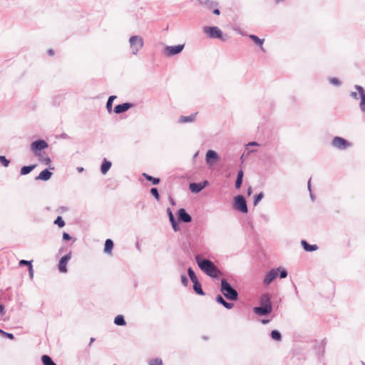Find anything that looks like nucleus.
Instances as JSON below:
<instances>
[{"label": "nucleus", "mask_w": 365, "mask_h": 365, "mask_svg": "<svg viewBox=\"0 0 365 365\" xmlns=\"http://www.w3.org/2000/svg\"><path fill=\"white\" fill-rule=\"evenodd\" d=\"M195 259L200 269L210 277L217 279L222 274L220 270L210 259L202 258L200 255H196Z\"/></svg>", "instance_id": "f257e3e1"}, {"label": "nucleus", "mask_w": 365, "mask_h": 365, "mask_svg": "<svg viewBox=\"0 0 365 365\" xmlns=\"http://www.w3.org/2000/svg\"><path fill=\"white\" fill-rule=\"evenodd\" d=\"M220 292L228 300L236 301L238 299L237 290L224 278L221 279Z\"/></svg>", "instance_id": "f03ea898"}, {"label": "nucleus", "mask_w": 365, "mask_h": 365, "mask_svg": "<svg viewBox=\"0 0 365 365\" xmlns=\"http://www.w3.org/2000/svg\"><path fill=\"white\" fill-rule=\"evenodd\" d=\"M203 31L210 38H217L225 41L228 38L227 34L224 35L220 29L215 26H205Z\"/></svg>", "instance_id": "7ed1b4c3"}, {"label": "nucleus", "mask_w": 365, "mask_h": 365, "mask_svg": "<svg viewBox=\"0 0 365 365\" xmlns=\"http://www.w3.org/2000/svg\"><path fill=\"white\" fill-rule=\"evenodd\" d=\"M48 147V143L43 139H38L31 143V152L38 158L42 157V152Z\"/></svg>", "instance_id": "20e7f679"}, {"label": "nucleus", "mask_w": 365, "mask_h": 365, "mask_svg": "<svg viewBox=\"0 0 365 365\" xmlns=\"http://www.w3.org/2000/svg\"><path fill=\"white\" fill-rule=\"evenodd\" d=\"M233 208L243 214L248 212L247 200L242 195L235 196L233 199Z\"/></svg>", "instance_id": "39448f33"}, {"label": "nucleus", "mask_w": 365, "mask_h": 365, "mask_svg": "<svg viewBox=\"0 0 365 365\" xmlns=\"http://www.w3.org/2000/svg\"><path fill=\"white\" fill-rule=\"evenodd\" d=\"M129 43L132 50V53L133 55H136L138 51L143 47L144 41L141 36L138 35H134L130 37Z\"/></svg>", "instance_id": "423d86ee"}, {"label": "nucleus", "mask_w": 365, "mask_h": 365, "mask_svg": "<svg viewBox=\"0 0 365 365\" xmlns=\"http://www.w3.org/2000/svg\"><path fill=\"white\" fill-rule=\"evenodd\" d=\"M331 145L332 147L340 150H346L352 146V143L351 142L340 136H335L332 139Z\"/></svg>", "instance_id": "0eeeda50"}, {"label": "nucleus", "mask_w": 365, "mask_h": 365, "mask_svg": "<svg viewBox=\"0 0 365 365\" xmlns=\"http://www.w3.org/2000/svg\"><path fill=\"white\" fill-rule=\"evenodd\" d=\"M185 48V44H178L174 46H165L163 53L167 57H172L180 53Z\"/></svg>", "instance_id": "6e6552de"}, {"label": "nucleus", "mask_w": 365, "mask_h": 365, "mask_svg": "<svg viewBox=\"0 0 365 365\" xmlns=\"http://www.w3.org/2000/svg\"><path fill=\"white\" fill-rule=\"evenodd\" d=\"M134 106H135V104L130 103V102L123 103L116 105L113 108V112L115 114H121V113L126 112L129 109L133 108Z\"/></svg>", "instance_id": "1a4fd4ad"}, {"label": "nucleus", "mask_w": 365, "mask_h": 365, "mask_svg": "<svg viewBox=\"0 0 365 365\" xmlns=\"http://www.w3.org/2000/svg\"><path fill=\"white\" fill-rule=\"evenodd\" d=\"M219 155L213 150H208L205 155L206 163L209 165H212L214 163L219 160Z\"/></svg>", "instance_id": "9d476101"}, {"label": "nucleus", "mask_w": 365, "mask_h": 365, "mask_svg": "<svg viewBox=\"0 0 365 365\" xmlns=\"http://www.w3.org/2000/svg\"><path fill=\"white\" fill-rule=\"evenodd\" d=\"M178 220L180 222L188 223L192 221L191 215L185 208H180L177 212Z\"/></svg>", "instance_id": "9b49d317"}, {"label": "nucleus", "mask_w": 365, "mask_h": 365, "mask_svg": "<svg viewBox=\"0 0 365 365\" xmlns=\"http://www.w3.org/2000/svg\"><path fill=\"white\" fill-rule=\"evenodd\" d=\"M50 170H54L53 167H49V168H46L43 170L35 178L36 180H43L48 181L52 176L53 173L50 171Z\"/></svg>", "instance_id": "f8f14e48"}, {"label": "nucleus", "mask_w": 365, "mask_h": 365, "mask_svg": "<svg viewBox=\"0 0 365 365\" xmlns=\"http://www.w3.org/2000/svg\"><path fill=\"white\" fill-rule=\"evenodd\" d=\"M71 258V252H68L65 256L62 257L58 262V269L61 272L65 273L67 272V263Z\"/></svg>", "instance_id": "ddd939ff"}, {"label": "nucleus", "mask_w": 365, "mask_h": 365, "mask_svg": "<svg viewBox=\"0 0 365 365\" xmlns=\"http://www.w3.org/2000/svg\"><path fill=\"white\" fill-rule=\"evenodd\" d=\"M354 88L359 92L360 96V103H359V108L361 110L365 113V91L364 88L361 86L359 85H355Z\"/></svg>", "instance_id": "4468645a"}, {"label": "nucleus", "mask_w": 365, "mask_h": 365, "mask_svg": "<svg viewBox=\"0 0 365 365\" xmlns=\"http://www.w3.org/2000/svg\"><path fill=\"white\" fill-rule=\"evenodd\" d=\"M272 306H262L255 307L253 309L254 312L259 316H265L272 312Z\"/></svg>", "instance_id": "2eb2a0df"}, {"label": "nucleus", "mask_w": 365, "mask_h": 365, "mask_svg": "<svg viewBox=\"0 0 365 365\" xmlns=\"http://www.w3.org/2000/svg\"><path fill=\"white\" fill-rule=\"evenodd\" d=\"M277 276V270L272 269L269 270L267 274H265L263 283L265 285L269 284Z\"/></svg>", "instance_id": "dca6fc26"}, {"label": "nucleus", "mask_w": 365, "mask_h": 365, "mask_svg": "<svg viewBox=\"0 0 365 365\" xmlns=\"http://www.w3.org/2000/svg\"><path fill=\"white\" fill-rule=\"evenodd\" d=\"M197 113H194L187 116L181 115L178 119L179 123H187L194 122L196 119Z\"/></svg>", "instance_id": "f3484780"}, {"label": "nucleus", "mask_w": 365, "mask_h": 365, "mask_svg": "<svg viewBox=\"0 0 365 365\" xmlns=\"http://www.w3.org/2000/svg\"><path fill=\"white\" fill-rule=\"evenodd\" d=\"M112 166V163L110 160H108L106 158L103 160L102 164L101 165V172L103 175H106L108 170L110 169Z\"/></svg>", "instance_id": "a211bd4d"}, {"label": "nucleus", "mask_w": 365, "mask_h": 365, "mask_svg": "<svg viewBox=\"0 0 365 365\" xmlns=\"http://www.w3.org/2000/svg\"><path fill=\"white\" fill-rule=\"evenodd\" d=\"M301 245L306 252H314L318 250V246L317 245H309L304 240L301 241Z\"/></svg>", "instance_id": "6ab92c4d"}, {"label": "nucleus", "mask_w": 365, "mask_h": 365, "mask_svg": "<svg viewBox=\"0 0 365 365\" xmlns=\"http://www.w3.org/2000/svg\"><path fill=\"white\" fill-rule=\"evenodd\" d=\"M216 301L217 303L222 304L225 308L227 309H230L234 307L233 303L226 302L220 294L217 296Z\"/></svg>", "instance_id": "aec40b11"}, {"label": "nucleus", "mask_w": 365, "mask_h": 365, "mask_svg": "<svg viewBox=\"0 0 365 365\" xmlns=\"http://www.w3.org/2000/svg\"><path fill=\"white\" fill-rule=\"evenodd\" d=\"M189 189L191 192L197 194L203 190V186L199 182H191L189 185Z\"/></svg>", "instance_id": "412c9836"}, {"label": "nucleus", "mask_w": 365, "mask_h": 365, "mask_svg": "<svg viewBox=\"0 0 365 365\" xmlns=\"http://www.w3.org/2000/svg\"><path fill=\"white\" fill-rule=\"evenodd\" d=\"M244 172L242 168L237 171V178L235 180V186L236 189H240L242 186L243 181Z\"/></svg>", "instance_id": "4be33fe9"}, {"label": "nucleus", "mask_w": 365, "mask_h": 365, "mask_svg": "<svg viewBox=\"0 0 365 365\" xmlns=\"http://www.w3.org/2000/svg\"><path fill=\"white\" fill-rule=\"evenodd\" d=\"M167 212H168V217H169L170 222V223L172 225V228H180L179 225H178V222L175 219V217L173 215V213L172 212L171 209L170 208H168L167 209Z\"/></svg>", "instance_id": "5701e85b"}, {"label": "nucleus", "mask_w": 365, "mask_h": 365, "mask_svg": "<svg viewBox=\"0 0 365 365\" xmlns=\"http://www.w3.org/2000/svg\"><path fill=\"white\" fill-rule=\"evenodd\" d=\"M260 305L262 306H272L271 304V297L269 294L266 293L261 296L259 300Z\"/></svg>", "instance_id": "b1692460"}, {"label": "nucleus", "mask_w": 365, "mask_h": 365, "mask_svg": "<svg viewBox=\"0 0 365 365\" xmlns=\"http://www.w3.org/2000/svg\"><path fill=\"white\" fill-rule=\"evenodd\" d=\"M142 175L146 180L150 182L154 185H158L160 182V179L159 178L153 177L146 173H143Z\"/></svg>", "instance_id": "393cba45"}, {"label": "nucleus", "mask_w": 365, "mask_h": 365, "mask_svg": "<svg viewBox=\"0 0 365 365\" xmlns=\"http://www.w3.org/2000/svg\"><path fill=\"white\" fill-rule=\"evenodd\" d=\"M249 38L257 45L259 46L262 51H264L263 48V43L264 40L263 38H259L255 34H250L249 35Z\"/></svg>", "instance_id": "a878e982"}, {"label": "nucleus", "mask_w": 365, "mask_h": 365, "mask_svg": "<svg viewBox=\"0 0 365 365\" xmlns=\"http://www.w3.org/2000/svg\"><path fill=\"white\" fill-rule=\"evenodd\" d=\"M36 167V164L34 165H24L21 167L20 170V175H26L29 174L33 170L35 169Z\"/></svg>", "instance_id": "bb28decb"}, {"label": "nucleus", "mask_w": 365, "mask_h": 365, "mask_svg": "<svg viewBox=\"0 0 365 365\" xmlns=\"http://www.w3.org/2000/svg\"><path fill=\"white\" fill-rule=\"evenodd\" d=\"M117 98L116 96H110L107 100L106 108L109 113H110L113 109V101Z\"/></svg>", "instance_id": "cd10ccee"}, {"label": "nucleus", "mask_w": 365, "mask_h": 365, "mask_svg": "<svg viewBox=\"0 0 365 365\" xmlns=\"http://www.w3.org/2000/svg\"><path fill=\"white\" fill-rule=\"evenodd\" d=\"M113 248V242L110 239H107L105 242L104 252L109 254Z\"/></svg>", "instance_id": "c85d7f7f"}, {"label": "nucleus", "mask_w": 365, "mask_h": 365, "mask_svg": "<svg viewBox=\"0 0 365 365\" xmlns=\"http://www.w3.org/2000/svg\"><path fill=\"white\" fill-rule=\"evenodd\" d=\"M193 289L197 294L201 295V296L205 295V292H203V290L202 289L201 284L199 282V281H197L196 282H194Z\"/></svg>", "instance_id": "c756f323"}, {"label": "nucleus", "mask_w": 365, "mask_h": 365, "mask_svg": "<svg viewBox=\"0 0 365 365\" xmlns=\"http://www.w3.org/2000/svg\"><path fill=\"white\" fill-rule=\"evenodd\" d=\"M41 361L43 365H57L48 355H43L41 356Z\"/></svg>", "instance_id": "7c9ffc66"}, {"label": "nucleus", "mask_w": 365, "mask_h": 365, "mask_svg": "<svg viewBox=\"0 0 365 365\" xmlns=\"http://www.w3.org/2000/svg\"><path fill=\"white\" fill-rule=\"evenodd\" d=\"M114 323L118 326H124L126 324V322L123 315H118L114 319Z\"/></svg>", "instance_id": "2f4dec72"}, {"label": "nucleus", "mask_w": 365, "mask_h": 365, "mask_svg": "<svg viewBox=\"0 0 365 365\" xmlns=\"http://www.w3.org/2000/svg\"><path fill=\"white\" fill-rule=\"evenodd\" d=\"M264 193L263 192H260L259 193L255 195L253 197V205L257 206L259 202L262 200L264 197Z\"/></svg>", "instance_id": "473e14b6"}, {"label": "nucleus", "mask_w": 365, "mask_h": 365, "mask_svg": "<svg viewBox=\"0 0 365 365\" xmlns=\"http://www.w3.org/2000/svg\"><path fill=\"white\" fill-rule=\"evenodd\" d=\"M271 337L277 341L282 340V334L278 330H272L271 331Z\"/></svg>", "instance_id": "72a5a7b5"}, {"label": "nucleus", "mask_w": 365, "mask_h": 365, "mask_svg": "<svg viewBox=\"0 0 365 365\" xmlns=\"http://www.w3.org/2000/svg\"><path fill=\"white\" fill-rule=\"evenodd\" d=\"M187 274H188V276L192 283H194V282H196L198 281V279H197L195 272L193 271V269L191 267H189L187 269Z\"/></svg>", "instance_id": "f704fd0d"}, {"label": "nucleus", "mask_w": 365, "mask_h": 365, "mask_svg": "<svg viewBox=\"0 0 365 365\" xmlns=\"http://www.w3.org/2000/svg\"><path fill=\"white\" fill-rule=\"evenodd\" d=\"M328 81L330 84L334 85L336 87H339L341 85V81L339 78L335 77H330L328 78Z\"/></svg>", "instance_id": "c9c22d12"}, {"label": "nucleus", "mask_w": 365, "mask_h": 365, "mask_svg": "<svg viewBox=\"0 0 365 365\" xmlns=\"http://www.w3.org/2000/svg\"><path fill=\"white\" fill-rule=\"evenodd\" d=\"M150 194L152 195V196L154 197V198L156 200H160V193H159V191H158V189L157 187H152L150 190Z\"/></svg>", "instance_id": "e433bc0d"}, {"label": "nucleus", "mask_w": 365, "mask_h": 365, "mask_svg": "<svg viewBox=\"0 0 365 365\" xmlns=\"http://www.w3.org/2000/svg\"><path fill=\"white\" fill-rule=\"evenodd\" d=\"M53 223L60 228L64 227L65 225V221L63 220L61 216H58L56 219L54 220Z\"/></svg>", "instance_id": "4c0bfd02"}, {"label": "nucleus", "mask_w": 365, "mask_h": 365, "mask_svg": "<svg viewBox=\"0 0 365 365\" xmlns=\"http://www.w3.org/2000/svg\"><path fill=\"white\" fill-rule=\"evenodd\" d=\"M0 163L5 168L8 167L10 164V160L6 158L5 155H0Z\"/></svg>", "instance_id": "58836bf2"}, {"label": "nucleus", "mask_w": 365, "mask_h": 365, "mask_svg": "<svg viewBox=\"0 0 365 365\" xmlns=\"http://www.w3.org/2000/svg\"><path fill=\"white\" fill-rule=\"evenodd\" d=\"M38 158V160H39L40 161L43 162L44 164H46V165H49V167L51 166V165H50V164H51V158H50L48 156L43 157V156L42 155V157H41V158Z\"/></svg>", "instance_id": "ea45409f"}, {"label": "nucleus", "mask_w": 365, "mask_h": 365, "mask_svg": "<svg viewBox=\"0 0 365 365\" xmlns=\"http://www.w3.org/2000/svg\"><path fill=\"white\" fill-rule=\"evenodd\" d=\"M204 4L209 9H211L212 6H218V3L216 2V1H210V0H207Z\"/></svg>", "instance_id": "a19ab883"}, {"label": "nucleus", "mask_w": 365, "mask_h": 365, "mask_svg": "<svg viewBox=\"0 0 365 365\" xmlns=\"http://www.w3.org/2000/svg\"><path fill=\"white\" fill-rule=\"evenodd\" d=\"M150 365H163V361L161 359L155 358L150 361Z\"/></svg>", "instance_id": "79ce46f5"}, {"label": "nucleus", "mask_w": 365, "mask_h": 365, "mask_svg": "<svg viewBox=\"0 0 365 365\" xmlns=\"http://www.w3.org/2000/svg\"><path fill=\"white\" fill-rule=\"evenodd\" d=\"M277 271H279V277L283 279L287 277V272L285 269H280V267L277 268Z\"/></svg>", "instance_id": "37998d69"}, {"label": "nucleus", "mask_w": 365, "mask_h": 365, "mask_svg": "<svg viewBox=\"0 0 365 365\" xmlns=\"http://www.w3.org/2000/svg\"><path fill=\"white\" fill-rule=\"evenodd\" d=\"M181 282L182 284L185 286V287H187V284H188V279L186 277L185 274H182L181 275Z\"/></svg>", "instance_id": "c03bdc74"}, {"label": "nucleus", "mask_w": 365, "mask_h": 365, "mask_svg": "<svg viewBox=\"0 0 365 365\" xmlns=\"http://www.w3.org/2000/svg\"><path fill=\"white\" fill-rule=\"evenodd\" d=\"M350 96L354 98V99H356V100H358L360 98V96H359V92H355V91H352L350 93Z\"/></svg>", "instance_id": "a18cd8bd"}, {"label": "nucleus", "mask_w": 365, "mask_h": 365, "mask_svg": "<svg viewBox=\"0 0 365 365\" xmlns=\"http://www.w3.org/2000/svg\"><path fill=\"white\" fill-rule=\"evenodd\" d=\"M31 262H32V261H28V260H25V259H21L19 262V265H28L29 267L30 264H32Z\"/></svg>", "instance_id": "49530a36"}, {"label": "nucleus", "mask_w": 365, "mask_h": 365, "mask_svg": "<svg viewBox=\"0 0 365 365\" xmlns=\"http://www.w3.org/2000/svg\"><path fill=\"white\" fill-rule=\"evenodd\" d=\"M71 239V237L67 232H63V240H69Z\"/></svg>", "instance_id": "de8ad7c7"}, {"label": "nucleus", "mask_w": 365, "mask_h": 365, "mask_svg": "<svg viewBox=\"0 0 365 365\" xmlns=\"http://www.w3.org/2000/svg\"><path fill=\"white\" fill-rule=\"evenodd\" d=\"M29 277H30V278H33V276H34V270H33V266H32V264H30V267H29Z\"/></svg>", "instance_id": "09e8293b"}, {"label": "nucleus", "mask_w": 365, "mask_h": 365, "mask_svg": "<svg viewBox=\"0 0 365 365\" xmlns=\"http://www.w3.org/2000/svg\"><path fill=\"white\" fill-rule=\"evenodd\" d=\"M3 336H6L7 338H9V339H14V336L13 334L11 333H7L6 332V334H4Z\"/></svg>", "instance_id": "8fccbe9b"}, {"label": "nucleus", "mask_w": 365, "mask_h": 365, "mask_svg": "<svg viewBox=\"0 0 365 365\" xmlns=\"http://www.w3.org/2000/svg\"><path fill=\"white\" fill-rule=\"evenodd\" d=\"M59 138H63V139H68L69 136L66 133H63L62 134H61L59 135Z\"/></svg>", "instance_id": "3c124183"}, {"label": "nucleus", "mask_w": 365, "mask_h": 365, "mask_svg": "<svg viewBox=\"0 0 365 365\" xmlns=\"http://www.w3.org/2000/svg\"><path fill=\"white\" fill-rule=\"evenodd\" d=\"M212 13L215 15H220V11L218 8H215V9H213Z\"/></svg>", "instance_id": "603ef678"}, {"label": "nucleus", "mask_w": 365, "mask_h": 365, "mask_svg": "<svg viewBox=\"0 0 365 365\" xmlns=\"http://www.w3.org/2000/svg\"><path fill=\"white\" fill-rule=\"evenodd\" d=\"M255 145H258V143L255 141H252V142H250L247 146H255Z\"/></svg>", "instance_id": "864d4df0"}, {"label": "nucleus", "mask_w": 365, "mask_h": 365, "mask_svg": "<svg viewBox=\"0 0 365 365\" xmlns=\"http://www.w3.org/2000/svg\"><path fill=\"white\" fill-rule=\"evenodd\" d=\"M199 183H201V185L203 186V189L209 184L207 180L200 182Z\"/></svg>", "instance_id": "5fc2aeb1"}, {"label": "nucleus", "mask_w": 365, "mask_h": 365, "mask_svg": "<svg viewBox=\"0 0 365 365\" xmlns=\"http://www.w3.org/2000/svg\"><path fill=\"white\" fill-rule=\"evenodd\" d=\"M260 218H261L262 220L265 221V222L268 221V220H269V219H268V217H267V215H260Z\"/></svg>", "instance_id": "6e6d98bb"}, {"label": "nucleus", "mask_w": 365, "mask_h": 365, "mask_svg": "<svg viewBox=\"0 0 365 365\" xmlns=\"http://www.w3.org/2000/svg\"><path fill=\"white\" fill-rule=\"evenodd\" d=\"M169 201L172 205H175V202L171 196H169Z\"/></svg>", "instance_id": "4d7b16f0"}, {"label": "nucleus", "mask_w": 365, "mask_h": 365, "mask_svg": "<svg viewBox=\"0 0 365 365\" xmlns=\"http://www.w3.org/2000/svg\"><path fill=\"white\" fill-rule=\"evenodd\" d=\"M252 187H249L247 188V193L248 195H250L252 194Z\"/></svg>", "instance_id": "13d9d810"}, {"label": "nucleus", "mask_w": 365, "mask_h": 365, "mask_svg": "<svg viewBox=\"0 0 365 365\" xmlns=\"http://www.w3.org/2000/svg\"><path fill=\"white\" fill-rule=\"evenodd\" d=\"M47 52L49 56H52L54 54V51L51 48L48 49Z\"/></svg>", "instance_id": "bf43d9fd"}, {"label": "nucleus", "mask_w": 365, "mask_h": 365, "mask_svg": "<svg viewBox=\"0 0 365 365\" xmlns=\"http://www.w3.org/2000/svg\"><path fill=\"white\" fill-rule=\"evenodd\" d=\"M309 195H310V198L312 199V201H314L315 200V196L312 193V192H309Z\"/></svg>", "instance_id": "052dcab7"}, {"label": "nucleus", "mask_w": 365, "mask_h": 365, "mask_svg": "<svg viewBox=\"0 0 365 365\" xmlns=\"http://www.w3.org/2000/svg\"><path fill=\"white\" fill-rule=\"evenodd\" d=\"M76 170L78 173H82L84 170V168L83 167H77Z\"/></svg>", "instance_id": "680f3d73"}, {"label": "nucleus", "mask_w": 365, "mask_h": 365, "mask_svg": "<svg viewBox=\"0 0 365 365\" xmlns=\"http://www.w3.org/2000/svg\"><path fill=\"white\" fill-rule=\"evenodd\" d=\"M4 307L3 305H0V314H3Z\"/></svg>", "instance_id": "e2e57ef3"}, {"label": "nucleus", "mask_w": 365, "mask_h": 365, "mask_svg": "<svg viewBox=\"0 0 365 365\" xmlns=\"http://www.w3.org/2000/svg\"><path fill=\"white\" fill-rule=\"evenodd\" d=\"M310 181H311V179H309V181H308V190H309V192H312Z\"/></svg>", "instance_id": "0e129e2a"}, {"label": "nucleus", "mask_w": 365, "mask_h": 365, "mask_svg": "<svg viewBox=\"0 0 365 365\" xmlns=\"http://www.w3.org/2000/svg\"><path fill=\"white\" fill-rule=\"evenodd\" d=\"M95 341V338L93 337H91V339H90V343H89V346H91V344Z\"/></svg>", "instance_id": "69168bd1"}, {"label": "nucleus", "mask_w": 365, "mask_h": 365, "mask_svg": "<svg viewBox=\"0 0 365 365\" xmlns=\"http://www.w3.org/2000/svg\"><path fill=\"white\" fill-rule=\"evenodd\" d=\"M0 334H2V335H4V334H6V331H3V330H1V329H0Z\"/></svg>", "instance_id": "338daca9"}, {"label": "nucleus", "mask_w": 365, "mask_h": 365, "mask_svg": "<svg viewBox=\"0 0 365 365\" xmlns=\"http://www.w3.org/2000/svg\"><path fill=\"white\" fill-rule=\"evenodd\" d=\"M267 322H268V320H267V319H263L262 320V323L263 324H265V323H267Z\"/></svg>", "instance_id": "774afa93"}]
</instances>
